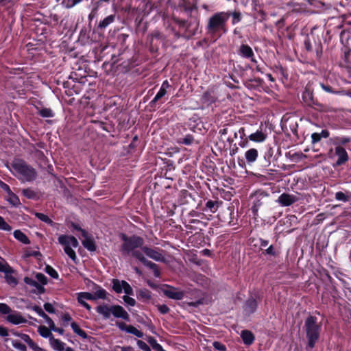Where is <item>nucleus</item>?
Listing matches in <instances>:
<instances>
[{
    "label": "nucleus",
    "instance_id": "60",
    "mask_svg": "<svg viewBox=\"0 0 351 351\" xmlns=\"http://www.w3.org/2000/svg\"><path fill=\"white\" fill-rule=\"evenodd\" d=\"M21 339L26 342L29 346H34V342L32 341V339L27 335L23 334L21 335Z\"/></svg>",
    "mask_w": 351,
    "mask_h": 351
},
{
    "label": "nucleus",
    "instance_id": "34",
    "mask_svg": "<svg viewBox=\"0 0 351 351\" xmlns=\"http://www.w3.org/2000/svg\"><path fill=\"white\" fill-rule=\"evenodd\" d=\"M13 235L16 239H17L19 241H20L24 244L30 243V241L27 238V237L19 230H15L13 232Z\"/></svg>",
    "mask_w": 351,
    "mask_h": 351
},
{
    "label": "nucleus",
    "instance_id": "11",
    "mask_svg": "<svg viewBox=\"0 0 351 351\" xmlns=\"http://www.w3.org/2000/svg\"><path fill=\"white\" fill-rule=\"evenodd\" d=\"M259 249L261 251V254L265 256L277 257L280 255V248L275 245H270L268 246L269 241L267 239L263 238L258 239Z\"/></svg>",
    "mask_w": 351,
    "mask_h": 351
},
{
    "label": "nucleus",
    "instance_id": "28",
    "mask_svg": "<svg viewBox=\"0 0 351 351\" xmlns=\"http://www.w3.org/2000/svg\"><path fill=\"white\" fill-rule=\"evenodd\" d=\"M258 156V150L255 148H250L245 153V158L248 164L254 162Z\"/></svg>",
    "mask_w": 351,
    "mask_h": 351
},
{
    "label": "nucleus",
    "instance_id": "29",
    "mask_svg": "<svg viewBox=\"0 0 351 351\" xmlns=\"http://www.w3.org/2000/svg\"><path fill=\"white\" fill-rule=\"evenodd\" d=\"M92 283L93 285V289L95 291L93 294L95 297V300L106 299L108 294L107 291L94 282H92Z\"/></svg>",
    "mask_w": 351,
    "mask_h": 351
},
{
    "label": "nucleus",
    "instance_id": "32",
    "mask_svg": "<svg viewBox=\"0 0 351 351\" xmlns=\"http://www.w3.org/2000/svg\"><path fill=\"white\" fill-rule=\"evenodd\" d=\"M71 327L73 329V332L75 334H77V335H79L80 337H82V339H86L89 337L88 335L86 334V332L84 330L80 328V327L76 322H71Z\"/></svg>",
    "mask_w": 351,
    "mask_h": 351
},
{
    "label": "nucleus",
    "instance_id": "46",
    "mask_svg": "<svg viewBox=\"0 0 351 351\" xmlns=\"http://www.w3.org/2000/svg\"><path fill=\"white\" fill-rule=\"evenodd\" d=\"M71 227L74 230L80 232L83 237H87V232L84 229H82L79 224L75 223L74 222H71Z\"/></svg>",
    "mask_w": 351,
    "mask_h": 351
},
{
    "label": "nucleus",
    "instance_id": "48",
    "mask_svg": "<svg viewBox=\"0 0 351 351\" xmlns=\"http://www.w3.org/2000/svg\"><path fill=\"white\" fill-rule=\"evenodd\" d=\"M0 229L5 231H10L12 228L8 225L4 219L0 216Z\"/></svg>",
    "mask_w": 351,
    "mask_h": 351
},
{
    "label": "nucleus",
    "instance_id": "9",
    "mask_svg": "<svg viewBox=\"0 0 351 351\" xmlns=\"http://www.w3.org/2000/svg\"><path fill=\"white\" fill-rule=\"evenodd\" d=\"M302 101L308 107L319 111L324 110V106L314 98L313 91L306 87L302 94Z\"/></svg>",
    "mask_w": 351,
    "mask_h": 351
},
{
    "label": "nucleus",
    "instance_id": "54",
    "mask_svg": "<svg viewBox=\"0 0 351 351\" xmlns=\"http://www.w3.org/2000/svg\"><path fill=\"white\" fill-rule=\"evenodd\" d=\"M11 311L10 308L5 304L0 303V313L8 314Z\"/></svg>",
    "mask_w": 351,
    "mask_h": 351
},
{
    "label": "nucleus",
    "instance_id": "44",
    "mask_svg": "<svg viewBox=\"0 0 351 351\" xmlns=\"http://www.w3.org/2000/svg\"><path fill=\"white\" fill-rule=\"evenodd\" d=\"M103 1H108V0H99L95 2L93 8L92 9L91 13L89 14L88 18L91 19L94 17V16L97 14L99 7L100 6L101 2Z\"/></svg>",
    "mask_w": 351,
    "mask_h": 351
},
{
    "label": "nucleus",
    "instance_id": "7",
    "mask_svg": "<svg viewBox=\"0 0 351 351\" xmlns=\"http://www.w3.org/2000/svg\"><path fill=\"white\" fill-rule=\"evenodd\" d=\"M58 242L63 247L64 253L75 263H77V257L75 252L72 249L77 248L79 246L77 239L72 236L67 234H61L58 237Z\"/></svg>",
    "mask_w": 351,
    "mask_h": 351
},
{
    "label": "nucleus",
    "instance_id": "58",
    "mask_svg": "<svg viewBox=\"0 0 351 351\" xmlns=\"http://www.w3.org/2000/svg\"><path fill=\"white\" fill-rule=\"evenodd\" d=\"M45 312L54 313L56 312V309L51 303L45 302Z\"/></svg>",
    "mask_w": 351,
    "mask_h": 351
},
{
    "label": "nucleus",
    "instance_id": "36",
    "mask_svg": "<svg viewBox=\"0 0 351 351\" xmlns=\"http://www.w3.org/2000/svg\"><path fill=\"white\" fill-rule=\"evenodd\" d=\"M350 197L351 193L349 191H346V193L338 191L335 193V199L343 202H348Z\"/></svg>",
    "mask_w": 351,
    "mask_h": 351
},
{
    "label": "nucleus",
    "instance_id": "42",
    "mask_svg": "<svg viewBox=\"0 0 351 351\" xmlns=\"http://www.w3.org/2000/svg\"><path fill=\"white\" fill-rule=\"evenodd\" d=\"M77 299L95 300V297L89 292H80L77 293Z\"/></svg>",
    "mask_w": 351,
    "mask_h": 351
},
{
    "label": "nucleus",
    "instance_id": "10",
    "mask_svg": "<svg viewBox=\"0 0 351 351\" xmlns=\"http://www.w3.org/2000/svg\"><path fill=\"white\" fill-rule=\"evenodd\" d=\"M25 282L29 286V289L35 293H42L44 291V276L38 273L35 276V278L25 277L24 279Z\"/></svg>",
    "mask_w": 351,
    "mask_h": 351
},
{
    "label": "nucleus",
    "instance_id": "61",
    "mask_svg": "<svg viewBox=\"0 0 351 351\" xmlns=\"http://www.w3.org/2000/svg\"><path fill=\"white\" fill-rule=\"evenodd\" d=\"M13 346L15 348L19 350L20 351H25L26 350L25 346L22 344L20 342L14 341L13 343Z\"/></svg>",
    "mask_w": 351,
    "mask_h": 351
},
{
    "label": "nucleus",
    "instance_id": "33",
    "mask_svg": "<svg viewBox=\"0 0 351 351\" xmlns=\"http://www.w3.org/2000/svg\"><path fill=\"white\" fill-rule=\"evenodd\" d=\"M84 238L85 239L82 241L83 246L90 252H95L97 249L95 241L88 236Z\"/></svg>",
    "mask_w": 351,
    "mask_h": 351
},
{
    "label": "nucleus",
    "instance_id": "47",
    "mask_svg": "<svg viewBox=\"0 0 351 351\" xmlns=\"http://www.w3.org/2000/svg\"><path fill=\"white\" fill-rule=\"evenodd\" d=\"M8 199L14 206H17L20 204L19 197L11 192L9 193V197Z\"/></svg>",
    "mask_w": 351,
    "mask_h": 351
},
{
    "label": "nucleus",
    "instance_id": "15",
    "mask_svg": "<svg viewBox=\"0 0 351 351\" xmlns=\"http://www.w3.org/2000/svg\"><path fill=\"white\" fill-rule=\"evenodd\" d=\"M299 201V198L293 194L287 193H282L278 199V202L282 206H289Z\"/></svg>",
    "mask_w": 351,
    "mask_h": 351
},
{
    "label": "nucleus",
    "instance_id": "21",
    "mask_svg": "<svg viewBox=\"0 0 351 351\" xmlns=\"http://www.w3.org/2000/svg\"><path fill=\"white\" fill-rule=\"evenodd\" d=\"M116 14H110L103 20L100 21L97 26L95 27L96 30L98 32H102L107 27H108L110 24L113 23L115 21Z\"/></svg>",
    "mask_w": 351,
    "mask_h": 351
},
{
    "label": "nucleus",
    "instance_id": "56",
    "mask_svg": "<svg viewBox=\"0 0 351 351\" xmlns=\"http://www.w3.org/2000/svg\"><path fill=\"white\" fill-rule=\"evenodd\" d=\"M115 351H134V348L129 346H117L115 348Z\"/></svg>",
    "mask_w": 351,
    "mask_h": 351
},
{
    "label": "nucleus",
    "instance_id": "22",
    "mask_svg": "<svg viewBox=\"0 0 351 351\" xmlns=\"http://www.w3.org/2000/svg\"><path fill=\"white\" fill-rule=\"evenodd\" d=\"M274 155V149L271 147H269L264 153L263 158L261 160V165L263 167H268L271 161V158Z\"/></svg>",
    "mask_w": 351,
    "mask_h": 351
},
{
    "label": "nucleus",
    "instance_id": "53",
    "mask_svg": "<svg viewBox=\"0 0 351 351\" xmlns=\"http://www.w3.org/2000/svg\"><path fill=\"white\" fill-rule=\"evenodd\" d=\"M72 320L71 316L69 313H64L62 316V321L64 326H67L69 323Z\"/></svg>",
    "mask_w": 351,
    "mask_h": 351
},
{
    "label": "nucleus",
    "instance_id": "57",
    "mask_svg": "<svg viewBox=\"0 0 351 351\" xmlns=\"http://www.w3.org/2000/svg\"><path fill=\"white\" fill-rule=\"evenodd\" d=\"M167 91L166 90H164L163 88H162L160 87L159 91L155 96V99L160 100L162 97H163L167 94Z\"/></svg>",
    "mask_w": 351,
    "mask_h": 351
},
{
    "label": "nucleus",
    "instance_id": "8",
    "mask_svg": "<svg viewBox=\"0 0 351 351\" xmlns=\"http://www.w3.org/2000/svg\"><path fill=\"white\" fill-rule=\"evenodd\" d=\"M250 197L253 199L251 208L252 212L254 215H257L259 208L267 202L269 194L261 189L255 191L251 195Z\"/></svg>",
    "mask_w": 351,
    "mask_h": 351
},
{
    "label": "nucleus",
    "instance_id": "45",
    "mask_svg": "<svg viewBox=\"0 0 351 351\" xmlns=\"http://www.w3.org/2000/svg\"><path fill=\"white\" fill-rule=\"evenodd\" d=\"M123 290L128 295H133V289L131 286L125 280H122Z\"/></svg>",
    "mask_w": 351,
    "mask_h": 351
},
{
    "label": "nucleus",
    "instance_id": "59",
    "mask_svg": "<svg viewBox=\"0 0 351 351\" xmlns=\"http://www.w3.org/2000/svg\"><path fill=\"white\" fill-rule=\"evenodd\" d=\"M77 302L78 303L82 306L83 307H84L86 309H87L88 311H91V306L88 304L85 300H83L82 299H77Z\"/></svg>",
    "mask_w": 351,
    "mask_h": 351
},
{
    "label": "nucleus",
    "instance_id": "1",
    "mask_svg": "<svg viewBox=\"0 0 351 351\" xmlns=\"http://www.w3.org/2000/svg\"><path fill=\"white\" fill-rule=\"evenodd\" d=\"M119 238L122 241L119 250L123 257L131 256L137 259L143 265L151 269L156 278L160 277V271L158 266L156 263L147 260L144 256L143 252L147 256L156 261L165 263V258L161 254V250L144 245L143 238L136 234L128 236L125 233H121Z\"/></svg>",
    "mask_w": 351,
    "mask_h": 351
},
{
    "label": "nucleus",
    "instance_id": "6",
    "mask_svg": "<svg viewBox=\"0 0 351 351\" xmlns=\"http://www.w3.org/2000/svg\"><path fill=\"white\" fill-rule=\"evenodd\" d=\"M95 309L97 313L101 315L104 319H109L111 314L116 318H121L126 321L130 319L128 312L120 305L102 304L97 306Z\"/></svg>",
    "mask_w": 351,
    "mask_h": 351
},
{
    "label": "nucleus",
    "instance_id": "19",
    "mask_svg": "<svg viewBox=\"0 0 351 351\" xmlns=\"http://www.w3.org/2000/svg\"><path fill=\"white\" fill-rule=\"evenodd\" d=\"M330 136V132L327 129H323L321 132L311 134V143L315 145L321 142L322 138H328Z\"/></svg>",
    "mask_w": 351,
    "mask_h": 351
},
{
    "label": "nucleus",
    "instance_id": "52",
    "mask_svg": "<svg viewBox=\"0 0 351 351\" xmlns=\"http://www.w3.org/2000/svg\"><path fill=\"white\" fill-rule=\"evenodd\" d=\"M123 300L129 306H134L136 305V300L134 298H132L128 295L123 296Z\"/></svg>",
    "mask_w": 351,
    "mask_h": 351
},
{
    "label": "nucleus",
    "instance_id": "49",
    "mask_svg": "<svg viewBox=\"0 0 351 351\" xmlns=\"http://www.w3.org/2000/svg\"><path fill=\"white\" fill-rule=\"evenodd\" d=\"M136 343L139 348L143 351H151L149 346L142 340H137Z\"/></svg>",
    "mask_w": 351,
    "mask_h": 351
},
{
    "label": "nucleus",
    "instance_id": "2",
    "mask_svg": "<svg viewBox=\"0 0 351 351\" xmlns=\"http://www.w3.org/2000/svg\"><path fill=\"white\" fill-rule=\"evenodd\" d=\"M329 143L334 146L330 149L329 153L332 154V158H336L333 167H340L346 165L349 160V156L346 149L351 150V136H334L329 138Z\"/></svg>",
    "mask_w": 351,
    "mask_h": 351
},
{
    "label": "nucleus",
    "instance_id": "38",
    "mask_svg": "<svg viewBox=\"0 0 351 351\" xmlns=\"http://www.w3.org/2000/svg\"><path fill=\"white\" fill-rule=\"evenodd\" d=\"M50 343L54 350L58 351H63L64 350L65 343L59 339L51 337Z\"/></svg>",
    "mask_w": 351,
    "mask_h": 351
},
{
    "label": "nucleus",
    "instance_id": "62",
    "mask_svg": "<svg viewBox=\"0 0 351 351\" xmlns=\"http://www.w3.org/2000/svg\"><path fill=\"white\" fill-rule=\"evenodd\" d=\"M23 194L28 198H33L35 196L34 192L29 189H24Z\"/></svg>",
    "mask_w": 351,
    "mask_h": 351
},
{
    "label": "nucleus",
    "instance_id": "5",
    "mask_svg": "<svg viewBox=\"0 0 351 351\" xmlns=\"http://www.w3.org/2000/svg\"><path fill=\"white\" fill-rule=\"evenodd\" d=\"M10 170L23 182L32 181L36 177V171L20 159H15L12 162Z\"/></svg>",
    "mask_w": 351,
    "mask_h": 351
},
{
    "label": "nucleus",
    "instance_id": "30",
    "mask_svg": "<svg viewBox=\"0 0 351 351\" xmlns=\"http://www.w3.org/2000/svg\"><path fill=\"white\" fill-rule=\"evenodd\" d=\"M7 320L14 324H20L26 322V319L19 313L9 314L7 316Z\"/></svg>",
    "mask_w": 351,
    "mask_h": 351
},
{
    "label": "nucleus",
    "instance_id": "39",
    "mask_svg": "<svg viewBox=\"0 0 351 351\" xmlns=\"http://www.w3.org/2000/svg\"><path fill=\"white\" fill-rule=\"evenodd\" d=\"M38 255H40V253L38 250H32L29 247L23 249L22 257L23 258H27L30 256H37Z\"/></svg>",
    "mask_w": 351,
    "mask_h": 351
},
{
    "label": "nucleus",
    "instance_id": "17",
    "mask_svg": "<svg viewBox=\"0 0 351 351\" xmlns=\"http://www.w3.org/2000/svg\"><path fill=\"white\" fill-rule=\"evenodd\" d=\"M167 289L163 291L164 294L169 298L180 300H182L184 296V291H180L178 289L167 285Z\"/></svg>",
    "mask_w": 351,
    "mask_h": 351
},
{
    "label": "nucleus",
    "instance_id": "51",
    "mask_svg": "<svg viewBox=\"0 0 351 351\" xmlns=\"http://www.w3.org/2000/svg\"><path fill=\"white\" fill-rule=\"evenodd\" d=\"M213 346L215 350H217L219 351H226V346L219 341H214L213 343Z\"/></svg>",
    "mask_w": 351,
    "mask_h": 351
},
{
    "label": "nucleus",
    "instance_id": "3",
    "mask_svg": "<svg viewBox=\"0 0 351 351\" xmlns=\"http://www.w3.org/2000/svg\"><path fill=\"white\" fill-rule=\"evenodd\" d=\"M230 14L226 12H218L213 14L208 19L206 27V34L215 39L221 38L228 31V21Z\"/></svg>",
    "mask_w": 351,
    "mask_h": 351
},
{
    "label": "nucleus",
    "instance_id": "27",
    "mask_svg": "<svg viewBox=\"0 0 351 351\" xmlns=\"http://www.w3.org/2000/svg\"><path fill=\"white\" fill-rule=\"evenodd\" d=\"M198 143L195 141V138L193 134H187L185 136H180L178 138L177 143L179 145H191L194 143Z\"/></svg>",
    "mask_w": 351,
    "mask_h": 351
},
{
    "label": "nucleus",
    "instance_id": "37",
    "mask_svg": "<svg viewBox=\"0 0 351 351\" xmlns=\"http://www.w3.org/2000/svg\"><path fill=\"white\" fill-rule=\"evenodd\" d=\"M154 38L160 40L163 39V35L159 32V31H154L150 34V35L148 36V40L150 44V50L152 51H154V47H153V40Z\"/></svg>",
    "mask_w": 351,
    "mask_h": 351
},
{
    "label": "nucleus",
    "instance_id": "23",
    "mask_svg": "<svg viewBox=\"0 0 351 351\" xmlns=\"http://www.w3.org/2000/svg\"><path fill=\"white\" fill-rule=\"evenodd\" d=\"M241 337L243 340V342L246 346H250L252 345L254 340L255 337L254 334L248 330H243L241 332Z\"/></svg>",
    "mask_w": 351,
    "mask_h": 351
},
{
    "label": "nucleus",
    "instance_id": "12",
    "mask_svg": "<svg viewBox=\"0 0 351 351\" xmlns=\"http://www.w3.org/2000/svg\"><path fill=\"white\" fill-rule=\"evenodd\" d=\"M198 197L197 192L190 193L183 189L180 192L178 202L181 205H191L195 206L197 203L196 199Z\"/></svg>",
    "mask_w": 351,
    "mask_h": 351
},
{
    "label": "nucleus",
    "instance_id": "55",
    "mask_svg": "<svg viewBox=\"0 0 351 351\" xmlns=\"http://www.w3.org/2000/svg\"><path fill=\"white\" fill-rule=\"evenodd\" d=\"M322 88L327 93L337 94L338 92L335 91L333 88L328 84H321Z\"/></svg>",
    "mask_w": 351,
    "mask_h": 351
},
{
    "label": "nucleus",
    "instance_id": "18",
    "mask_svg": "<svg viewBox=\"0 0 351 351\" xmlns=\"http://www.w3.org/2000/svg\"><path fill=\"white\" fill-rule=\"evenodd\" d=\"M116 325L118 328L123 331H125L128 333L132 334L138 338H142L143 337V332L141 330H138L132 325H127L124 322H117Z\"/></svg>",
    "mask_w": 351,
    "mask_h": 351
},
{
    "label": "nucleus",
    "instance_id": "24",
    "mask_svg": "<svg viewBox=\"0 0 351 351\" xmlns=\"http://www.w3.org/2000/svg\"><path fill=\"white\" fill-rule=\"evenodd\" d=\"M257 306L258 304L256 299L253 298H249L244 304V311L248 314L254 313L256 311Z\"/></svg>",
    "mask_w": 351,
    "mask_h": 351
},
{
    "label": "nucleus",
    "instance_id": "31",
    "mask_svg": "<svg viewBox=\"0 0 351 351\" xmlns=\"http://www.w3.org/2000/svg\"><path fill=\"white\" fill-rule=\"evenodd\" d=\"M217 100V97L214 94L213 91L207 90L202 95V101L204 103L210 105L214 104Z\"/></svg>",
    "mask_w": 351,
    "mask_h": 351
},
{
    "label": "nucleus",
    "instance_id": "4",
    "mask_svg": "<svg viewBox=\"0 0 351 351\" xmlns=\"http://www.w3.org/2000/svg\"><path fill=\"white\" fill-rule=\"evenodd\" d=\"M304 328L308 341L307 347L312 349L319 339L322 325L317 323L316 317L309 315L305 320Z\"/></svg>",
    "mask_w": 351,
    "mask_h": 351
},
{
    "label": "nucleus",
    "instance_id": "26",
    "mask_svg": "<svg viewBox=\"0 0 351 351\" xmlns=\"http://www.w3.org/2000/svg\"><path fill=\"white\" fill-rule=\"evenodd\" d=\"M248 138L253 142L262 143L267 138V134L263 132L262 130H257L256 132L249 135Z\"/></svg>",
    "mask_w": 351,
    "mask_h": 351
},
{
    "label": "nucleus",
    "instance_id": "40",
    "mask_svg": "<svg viewBox=\"0 0 351 351\" xmlns=\"http://www.w3.org/2000/svg\"><path fill=\"white\" fill-rule=\"evenodd\" d=\"M226 12L230 14V16H232V24L235 25L239 23L242 19V16L240 12L234 11L233 12L230 11H227Z\"/></svg>",
    "mask_w": 351,
    "mask_h": 351
},
{
    "label": "nucleus",
    "instance_id": "16",
    "mask_svg": "<svg viewBox=\"0 0 351 351\" xmlns=\"http://www.w3.org/2000/svg\"><path fill=\"white\" fill-rule=\"evenodd\" d=\"M219 207V204L217 201H214L209 199L208 200L204 206H202V201L197 203L195 208L199 209L203 212H210L212 213H215Z\"/></svg>",
    "mask_w": 351,
    "mask_h": 351
},
{
    "label": "nucleus",
    "instance_id": "14",
    "mask_svg": "<svg viewBox=\"0 0 351 351\" xmlns=\"http://www.w3.org/2000/svg\"><path fill=\"white\" fill-rule=\"evenodd\" d=\"M237 54L243 58L250 60L252 62H256L252 47L245 43H242L239 47Z\"/></svg>",
    "mask_w": 351,
    "mask_h": 351
},
{
    "label": "nucleus",
    "instance_id": "43",
    "mask_svg": "<svg viewBox=\"0 0 351 351\" xmlns=\"http://www.w3.org/2000/svg\"><path fill=\"white\" fill-rule=\"evenodd\" d=\"M112 289L116 293H121L123 291L122 281L120 282L118 279H113Z\"/></svg>",
    "mask_w": 351,
    "mask_h": 351
},
{
    "label": "nucleus",
    "instance_id": "63",
    "mask_svg": "<svg viewBox=\"0 0 351 351\" xmlns=\"http://www.w3.org/2000/svg\"><path fill=\"white\" fill-rule=\"evenodd\" d=\"M8 265L5 262V261L0 257V271H5L8 270Z\"/></svg>",
    "mask_w": 351,
    "mask_h": 351
},
{
    "label": "nucleus",
    "instance_id": "35",
    "mask_svg": "<svg viewBox=\"0 0 351 351\" xmlns=\"http://www.w3.org/2000/svg\"><path fill=\"white\" fill-rule=\"evenodd\" d=\"M12 269L11 268L8 266V270L5 271H3L5 274V280L6 282L11 286H15L17 284V280L14 276L12 274Z\"/></svg>",
    "mask_w": 351,
    "mask_h": 351
},
{
    "label": "nucleus",
    "instance_id": "13",
    "mask_svg": "<svg viewBox=\"0 0 351 351\" xmlns=\"http://www.w3.org/2000/svg\"><path fill=\"white\" fill-rule=\"evenodd\" d=\"M220 220L230 226L236 224L237 219H235L234 209L233 206H229L223 210L219 215Z\"/></svg>",
    "mask_w": 351,
    "mask_h": 351
},
{
    "label": "nucleus",
    "instance_id": "64",
    "mask_svg": "<svg viewBox=\"0 0 351 351\" xmlns=\"http://www.w3.org/2000/svg\"><path fill=\"white\" fill-rule=\"evenodd\" d=\"M304 47L307 51H313V47L311 43V40L309 38H306L304 40Z\"/></svg>",
    "mask_w": 351,
    "mask_h": 351
},
{
    "label": "nucleus",
    "instance_id": "41",
    "mask_svg": "<svg viewBox=\"0 0 351 351\" xmlns=\"http://www.w3.org/2000/svg\"><path fill=\"white\" fill-rule=\"evenodd\" d=\"M45 273L49 275L51 278L54 279H58L59 278L58 273L57 271L53 268L51 266L45 264Z\"/></svg>",
    "mask_w": 351,
    "mask_h": 351
},
{
    "label": "nucleus",
    "instance_id": "25",
    "mask_svg": "<svg viewBox=\"0 0 351 351\" xmlns=\"http://www.w3.org/2000/svg\"><path fill=\"white\" fill-rule=\"evenodd\" d=\"M137 299L143 302H148L152 298V292L145 288L140 289L136 293Z\"/></svg>",
    "mask_w": 351,
    "mask_h": 351
},
{
    "label": "nucleus",
    "instance_id": "50",
    "mask_svg": "<svg viewBox=\"0 0 351 351\" xmlns=\"http://www.w3.org/2000/svg\"><path fill=\"white\" fill-rule=\"evenodd\" d=\"M156 306L159 312L162 315L168 313L170 311V308L166 304H158Z\"/></svg>",
    "mask_w": 351,
    "mask_h": 351
},
{
    "label": "nucleus",
    "instance_id": "20",
    "mask_svg": "<svg viewBox=\"0 0 351 351\" xmlns=\"http://www.w3.org/2000/svg\"><path fill=\"white\" fill-rule=\"evenodd\" d=\"M59 23V17L57 14H50L49 16L45 15V25H48L52 29L50 30V33L52 34L54 32V29H56L57 32L58 30V25Z\"/></svg>",
    "mask_w": 351,
    "mask_h": 351
}]
</instances>
